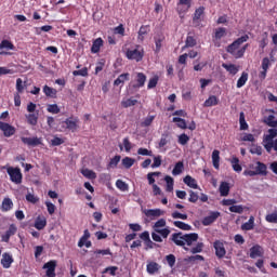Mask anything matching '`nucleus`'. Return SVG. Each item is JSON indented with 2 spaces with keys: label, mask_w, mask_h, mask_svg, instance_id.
<instances>
[{
  "label": "nucleus",
  "mask_w": 277,
  "mask_h": 277,
  "mask_svg": "<svg viewBox=\"0 0 277 277\" xmlns=\"http://www.w3.org/2000/svg\"><path fill=\"white\" fill-rule=\"evenodd\" d=\"M79 117L71 116L62 121V128L71 133H76L79 130Z\"/></svg>",
  "instance_id": "f03ea898"
},
{
  "label": "nucleus",
  "mask_w": 277,
  "mask_h": 277,
  "mask_svg": "<svg viewBox=\"0 0 277 277\" xmlns=\"http://www.w3.org/2000/svg\"><path fill=\"white\" fill-rule=\"evenodd\" d=\"M13 262V256L9 252H4L1 260L2 267L4 269H10Z\"/></svg>",
  "instance_id": "2eb2a0df"
},
{
  "label": "nucleus",
  "mask_w": 277,
  "mask_h": 277,
  "mask_svg": "<svg viewBox=\"0 0 277 277\" xmlns=\"http://www.w3.org/2000/svg\"><path fill=\"white\" fill-rule=\"evenodd\" d=\"M150 31L149 25H142L138 30L137 39L143 42L145 39V36H147Z\"/></svg>",
  "instance_id": "412c9836"
},
{
  "label": "nucleus",
  "mask_w": 277,
  "mask_h": 277,
  "mask_svg": "<svg viewBox=\"0 0 277 277\" xmlns=\"http://www.w3.org/2000/svg\"><path fill=\"white\" fill-rule=\"evenodd\" d=\"M248 80H249V74L247 71H243L237 82V88L238 89L243 88L247 84Z\"/></svg>",
  "instance_id": "e433bc0d"
},
{
  "label": "nucleus",
  "mask_w": 277,
  "mask_h": 277,
  "mask_svg": "<svg viewBox=\"0 0 277 277\" xmlns=\"http://www.w3.org/2000/svg\"><path fill=\"white\" fill-rule=\"evenodd\" d=\"M17 232V227L14 224L9 225L8 230L4 235L1 236L2 242L9 243L12 236H14Z\"/></svg>",
  "instance_id": "4468645a"
},
{
  "label": "nucleus",
  "mask_w": 277,
  "mask_h": 277,
  "mask_svg": "<svg viewBox=\"0 0 277 277\" xmlns=\"http://www.w3.org/2000/svg\"><path fill=\"white\" fill-rule=\"evenodd\" d=\"M254 228V216H249V222L241 225V229L245 232H250Z\"/></svg>",
  "instance_id": "72a5a7b5"
},
{
  "label": "nucleus",
  "mask_w": 277,
  "mask_h": 277,
  "mask_svg": "<svg viewBox=\"0 0 277 277\" xmlns=\"http://www.w3.org/2000/svg\"><path fill=\"white\" fill-rule=\"evenodd\" d=\"M196 45H197V41H196L195 37L187 36V38H186V48H194Z\"/></svg>",
  "instance_id": "774afa93"
},
{
  "label": "nucleus",
  "mask_w": 277,
  "mask_h": 277,
  "mask_svg": "<svg viewBox=\"0 0 277 277\" xmlns=\"http://www.w3.org/2000/svg\"><path fill=\"white\" fill-rule=\"evenodd\" d=\"M249 35H243L240 38H238L236 41L230 43L227 48L226 51L232 55L235 54L236 51H238L239 47L247 42L249 40Z\"/></svg>",
  "instance_id": "39448f33"
},
{
  "label": "nucleus",
  "mask_w": 277,
  "mask_h": 277,
  "mask_svg": "<svg viewBox=\"0 0 277 277\" xmlns=\"http://www.w3.org/2000/svg\"><path fill=\"white\" fill-rule=\"evenodd\" d=\"M160 175H161L160 172H150V173H148L147 174L148 185H153L154 186L155 182H156L154 176L158 177Z\"/></svg>",
  "instance_id": "13d9d810"
},
{
  "label": "nucleus",
  "mask_w": 277,
  "mask_h": 277,
  "mask_svg": "<svg viewBox=\"0 0 277 277\" xmlns=\"http://www.w3.org/2000/svg\"><path fill=\"white\" fill-rule=\"evenodd\" d=\"M43 93L45 94L47 97L56 98L57 91L53 88H50L49 85H44Z\"/></svg>",
  "instance_id": "f704fd0d"
},
{
  "label": "nucleus",
  "mask_w": 277,
  "mask_h": 277,
  "mask_svg": "<svg viewBox=\"0 0 277 277\" xmlns=\"http://www.w3.org/2000/svg\"><path fill=\"white\" fill-rule=\"evenodd\" d=\"M0 50L3 51H15V45L9 40H2L0 43Z\"/></svg>",
  "instance_id": "473e14b6"
},
{
  "label": "nucleus",
  "mask_w": 277,
  "mask_h": 277,
  "mask_svg": "<svg viewBox=\"0 0 277 277\" xmlns=\"http://www.w3.org/2000/svg\"><path fill=\"white\" fill-rule=\"evenodd\" d=\"M188 194H189L188 201H189L190 203H197L198 200H199V195H198V193H196L195 190L190 189V190H188Z\"/></svg>",
  "instance_id": "4d7b16f0"
},
{
  "label": "nucleus",
  "mask_w": 277,
  "mask_h": 277,
  "mask_svg": "<svg viewBox=\"0 0 277 277\" xmlns=\"http://www.w3.org/2000/svg\"><path fill=\"white\" fill-rule=\"evenodd\" d=\"M255 173L258 175L266 176L267 175V167L265 163L258 161L255 167Z\"/></svg>",
  "instance_id": "b1692460"
},
{
  "label": "nucleus",
  "mask_w": 277,
  "mask_h": 277,
  "mask_svg": "<svg viewBox=\"0 0 277 277\" xmlns=\"http://www.w3.org/2000/svg\"><path fill=\"white\" fill-rule=\"evenodd\" d=\"M6 172L10 176V181L15 185H21V183H23V173L21 168L9 167Z\"/></svg>",
  "instance_id": "7ed1b4c3"
},
{
  "label": "nucleus",
  "mask_w": 277,
  "mask_h": 277,
  "mask_svg": "<svg viewBox=\"0 0 277 277\" xmlns=\"http://www.w3.org/2000/svg\"><path fill=\"white\" fill-rule=\"evenodd\" d=\"M120 160H121V156H120V155H115V156L110 159V161H109V163H108V166H107V169H108V170H109V169H116V168L118 167Z\"/></svg>",
  "instance_id": "4c0bfd02"
},
{
  "label": "nucleus",
  "mask_w": 277,
  "mask_h": 277,
  "mask_svg": "<svg viewBox=\"0 0 277 277\" xmlns=\"http://www.w3.org/2000/svg\"><path fill=\"white\" fill-rule=\"evenodd\" d=\"M25 88H26V85L24 84V81L21 78H18L16 80V91H17L16 94H23Z\"/></svg>",
  "instance_id": "e2e57ef3"
},
{
  "label": "nucleus",
  "mask_w": 277,
  "mask_h": 277,
  "mask_svg": "<svg viewBox=\"0 0 277 277\" xmlns=\"http://www.w3.org/2000/svg\"><path fill=\"white\" fill-rule=\"evenodd\" d=\"M190 6L192 4L189 1H180L176 6V10L180 16H182V14H185Z\"/></svg>",
  "instance_id": "f3484780"
},
{
  "label": "nucleus",
  "mask_w": 277,
  "mask_h": 277,
  "mask_svg": "<svg viewBox=\"0 0 277 277\" xmlns=\"http://www.w3.org/2000/svg\"><path fill=\"white\" fill-rule=\"evenodd\" d=\"M52 29H53V26H51V25H45V26H42V27H36L35 28V34L37 36H40L42 32H50Z\"/></svg>",
  "instance_id": "de8ad7c7"
},
{
  "label": "nucleus",
  "mask_w": 277,
  "mask_h": 277,
  "mask_svg": "<svg viewBox=\"0 0 277 277\" xmlns=\"http://www.w3.org/2000/svg\"><path fill=\"white\" fill-rule=\"evenodd\" d=\"M220 150L215 149L212 151V162L215 170H220Z\"/></svg>",
  "instance_id": "c85d7f7f"
},
{
  "label": "nucleus",
  "mask_w": 277,
  "mask_h": 277,
  "mask_svg": "<svg viewBox=\"0 0 277 277\" xmlns=\"http://www.w3.org/2000/svg\"><path fill=\"white\" fill-rule=\"evenodd\" d=\"M136 103H137L136 100L128 98V100H126V101H122V102H121V105H122L123 108H129V107L135 106Z\"/></svg>",
  "instance_id": "69168bd1"
},
{
  "label": "nucleus",
  "mask_w": 277,
  "mask_h": 277,
  "mask_svg": "<svg viewBox=\"0 0 277 277\" xmlns=\"http://www.w3.org/2000/svg\"><path fill=\"white\" fill-rule=\"evenodd\" d=\"M263 122L271 128L277 129V119L274 115L264 117Z\"/></svg>",
  "instance_id": "a878e982"
},
{
  "label": "nucleus",
  "mask_w": 277,
  "mask_h": 277,
  "mask_svg": "<svg viewBox=\"0 0 277 277\" xmlns=\"http://www.w3.org/2000/svg\"><path fill=\"white\" fill-rule=\"evenodd\" d=\"M223 68H225L229 75H237L239 71V67L235 64H223Z\"/></svg>",
  "instance_id": "58836bf2"
},
{
  "label": "nucleus",
  "mask_w": 277,
  "mask_h": 277,
  "mask_svg": "<svg viewBox=\"0 0 277 277\" xmlns=\"http://www.w3.org/2000/svg\"><path fill=\"white\" fill-rule=\"evenodd\" d=\"M177 142L181 146H186L187 143L189 142V136L185 133H182L179 135Z\"/></svg>",
  "instance_id": "052dcab7"
},
{
  "label": "nucleus",
  "mask_w": 277,
  "mask_h": 277,
  "mask_svg": "<svg viewBox=\"0 0 277 277\" xmlns=\"http://www.w3.org/2000/svg\"><path fill=\"white\" fill-rule=\"evenodd\" d=\"M175 246L184 248L185 251H188V248L185 247V242L183 239V233H174L171 238H169Z\"/></svg>",
  "instance_id": "f8f14e48"
},
{
  "label": "nucleus",
  "mask_w": 277,
  "mask_h": 277,
  "mask_svg": "<svg viewBox=\"0 0 277 277\" xmlns=\"http://www.w3.org/2000/svg\"><path fill=\"white\" fill-rule=\"evenodd\" d=\"M229 162L234 172L240 173L241 171H243V167L239 164L240 160L238 157L233 156L232 159H229Z\"/></svg>",
  "instance_id": "a211bd4d"
},
{
  "label": "nucleus",
  "mask_w": 277,
  "mask_h": 277,
  "mask_svg": "<svg viewBox=\"0 0 277 277\" xmlns=\"http://www.w3.org/2000/svg\"><path fill=\"white\" fill-rule=\"evenodd\" d=\"M219 104H220V98L215 95H211L205 101L203 107L210 108L213 106H217Z\"/></svg>",
  "instance_id": "6ab92c4d"
},
{
  "label": "nucleus",
  "mask_w": 277,
  "mask_h": 277,
  "mask_svg": "<svg viewBox=\"0 0 277 277\" xmlns=\"http://www.w3.org/2000/svg\"><path fill=\"white\" fill-rule=\"evenodd\" d=\"M184 183H185V185H187L188 187H190L193 189L199 188L196 179H194L193 176L187 175L186 177H184Z\"/></svg>",
  "instance_id": "7c9ffc66"
},
{
  "label": "nucleus",
  "mask_w": 277,
  "mask_h": 277,
  "mask_svg": "<svg viewBox=\"0 0 277 277\" xmlns=\"http://www.w3.org/2000/svg\"><path fill=\"white\" fill-rule=\"evenodd\" d=\"M249 153H251L252 155L262 156L263 155V148L260 145L252 144L251 149H249Z\"/></svg>",
  "instance_id": "49530a36"
},
{
  "label": "nucleus",
  "mask_w": 277,
  "mask_h": 277,
  "mask_svg": "<svg viewBox=\"0 0 277 277\" xmlns=\"http://www.w3.org/2000/svg\"><path fill=\"white\" fill-rule=\"evenodd\" d=\"M156 119V115H148L142 122H141V126L142 127H149L150 124H153V122L155 121Z\"/></svg>",
  "instance_id": "8fccbe9b"
},
{
  "label": "nucleus",
  "mask_w": 277,
  "mask_h": 277,
  "mask_svg": "<svg viewBox=\"0 0 277 277\" xmlns=\"http://www.w3.org/2000/svg\"><path fill=\"white\" fill-rule=\"evenodd\" d=\"M229 211L233 213L241 214L245 212V208L241 205H234L229 207Z\"/></svg>",
  "instance_id": "680f3d73"
},
{
  "label": "nucleus",
  "mask_w": 277,
  "mask_h": 277,
  "mask_svg": "<svg viewBox=\"0 0 277 277\" xmlns=\"http://www.w3.org/2000/svg\"><path fill=\"white\" fill-rule=\"evenodd\" d=\"M135 162V159L134 158H131V157H124L122 159V166L124 167V169L129 170L133 167Z\"/></svg>",
  "instance_id": "a18cd8bd"
},
{
  "label": "nucleus",
  "mask_w": 277,
  "mask_h": 277,
  "mask_svg": "<svg viewBox=\"0 0 277 277\" xmlns=\"http://www.w3.org/2000/svg\"><path fill=\"white\" fill-rule=\"evenodd\" d=\"M173 225L181 229V230H184V232H192L193 230V226L192 225H188L182 221H174L173 222Z\"/></svg>",
  "instance_id": "bb28decb"
},
{
  "label": "nucleus",
  "mask_w": 277,
  "mask_h": 277,
  "mask_svg": "<svg viewBox=\"0 0 277 277\" xmlns=\"http://www.w3.org/2000/svg\"><path fill=\"white\" fill-rule=\"evenodd\" d=\"M0 130L3 132V135L5 137L15 135V128L12 127L10 123L0 121Z\"/></svg>",
  "instance_id": "ddd939ff"
},
{
  "label": "nucleus",
  "mask_w": 277,
  "mask_h": 277,
  "mask_svg": "<svg viewBox=\"0 0 277 277\" xmlns=\"http://www.w3.org/2000/svg\"><path fill=\"white\" fill-rule=\"evenodd\" d=\"M143 213L146 215V217L150 220H156L162 215H166V211H162L160 209H147L143 211Z\"/></svg>",
  "instance_id": "9b49d317"
},
{
  "label": "nucleus",
  "mask_w": 277,
  "mask_h": 277,
  "mask_svg": "<svg viewBox=\"0 0 277 277\" xmlns=\"http://www.w3.org/2000/svg\"><path fill=\"white\" fill-rule=\"evenodd\" d=\"M48 221L45 217H37L35 222V228L37 230H42L44 227H47Z\"/></svg>",
  "instance_id": "2f4dec72"
},
{
  "label": "nucleus",
  "mask_w": 277,
  "mask_h": 277,
  "mask_svg": "<svg viewBox=\"0 0 277 277\" xmlns=\"http://www.w3.org/2000/svg\"><path fill=\"white\" fill-rule=\"evenodd\" d=\"M183 171H184V162H183V161H179V162H176V164L174 166L173 171H172V174H173L174 176H176V175L182 174Z\"/></svg>",
  "instance_id": "ea45409f"
},
{
  "label": "nucleus",
  "mask_w": 277,
  "mask_h": 277,
  "mask_svg": "<svg viewBox=\"0 0 277 277\" xmlns=\"http://www.w3.org/2000/svg\"><path fill=\"white\" fill-rule=\"evenodd\" d=\"M14 207V202L12 201L11 198L6 197L3 199L2 205H1V211L2 212H9L12 210Z\"/></svg>",
  "instance_id": "aec40b11"
},
{
  "label": "nucleus",
  "mask_w": 277,
  "mask_h": 277,
  "mask_svg": "<svg viewBox=\"0 0 277 277\" xmlns=\"http://www.w3.org/2000/svg\"><path fill=\"white\" fill-rule=\"evenodd\" d=\"M56 266H57V262L55 260L44 263L42 269H47L45 276L47 277H55L56 276V273H55Z\"/></svg>",
  "instance_id": "6e6552de"
},
{
  "label": "nucleus",
  "mask_w": 277,
  "mask_h": 277,
  "mask_svg": "<svg viewBox=\"0 0 277 277\" xmlns=\"http://www.w3.org/2000/svg\"><path fill=\"white\" fill-rule=\"evenodd\" d=\"M226 36V29L223 28V27H220L217 29H215V32H214V38L216 40H221L222 38H224Z\"/></svg>",
  "instance_id": "5fc2aeb1"
},
{
  "label": "nucleus",
  "mask_w": 277,
  "mask_h": 277,
  "mask_svg": "<svg viewBox=\"0 0 277 277\" xmlns=\"http://www.w3.org/2000/svg\"><path fill=\"white\" fill-rule=\"evenodd\" d=\"M221 217V212L214 211L210 212V215H207L202 219L201 223L203 226H210Z\"/></svg>",
  "instance_id": "9d476101"
},
{
  "label": "nucleus",
  "mask_w": 277,
  "mask_h": 277,
  "mask_svg": "<svg viewBox=\"0 0 277 277\" xmlns=\"http://www.w3.org/2000/svg\"><path fill=\"white\" fill-rule=\"evenodd\" d=\"M115 185L123 193L129 190V185L124 183L122 180H117Z\"/></svg>",
  "instance_id": "6e6d98bb"
},
{
  "label": "nucleus",
  "mask_w": 277,
  "mask_h": 277,
  "mask_svg": "<svg viewBox=\"0 0 277 277\" xmlns=\"http://www.w3.org/2000/svg\"><path fill=\"white\" fill-rule=\"evenodd\" d=\"M249 256H251V259L262 256V247L260 245L253 246L251 249H249Z\"/></svg>",
  "instance_id": "5701e85b"
},
{
  "label": "nucleus",
  "mask_w": 277,
  "mask_h": 277,
  "mask_svg": "<svg viewBox=\"0 0 277 277\" xmlns=\"http://www.w3.org/2000/svg\"><path fill=\"white\" fill-rule=\"evenodd\" d=\"M213 248L215 250V256L217 259H223L226 255V249L223 241L215 240L213 243Z\"/></svg>",
  "instance_id": "1a4fd4ad"
},
{
  "label": "nucleus",
  "mask_w": 277,
  "mask_h": 277,
  "mask_svg": "<svg viewBox=\"0 0 277 277\" xmlns=\"http://www.w3.org/2000/svg\"><path fill=\"white\" fill-rule=\"evenodd\" d=\"M249 48V43H246L241 49H239L238 51L234 52V54H232L234 56V58L238 60L245 56L247 49Z\"/></svg>",
  "instance_id": "a19ab883"
},
{
  "label": "nucleus",
  "mask_w": 277,
  "mask_h": 277,
  "mask_svg": "<svg viewBox=\"0 0 277 277\" xmlns=\"http://www.w3.org/2000/svg\"><path fill=\"white\" fill-rule=\"evenodd\" d=\"M27 118V122L30 126H37L38 124V114H29L28 116H26Z\"/></svg>",
  "instance_id": "864d4df0"
},
{
  "label": "nucleus",
  "mask_w": 277,
  "mask_h": 277,
  "mask_svg": "<svg viewBox=\"0 0 277 277\" xmlns=\"http://www.w3.org/2000/svg\"><path fill=\"white\" fill-rule=\"evenodd\" d=\"M220 196L226 197L230 194V185L227 182H221L219 187Z\"/></svg>",
  "instance_id": "4be33fe9"
},
{
  "label": "nucleus",
  "mask_w": 277,
  "mask_h": 277,
  "mask_svg": "<svg viewBox=\"0 0 277 277\" xmlns=\"http://www.w3.org/2000/svg\"><path fill=\"white\" fill-rule=\"evenodd\" d=\"M126 56L130 61H135V62H142L144 57V51L143 50H128L126 53Z\"/></svg>",
  "instance_id": "423d86ee"
},
{
  "label": "nucleus",
  "mask_w": 277,
  "mask_h": 277,
  "mask_svg": "<svg viewBox=\"0 0 277 277\" xmlns=\"http://www.w3.org/2000/svg\"><path fill=\"white\" fill-rule=\"evenodd\" d=\"M21 141L24 145H27L28 147H38V146H42V138L41 137H21Z\"/></svg>",
  "instance_id": "0eeeda50"
},
{
  "label": "nucleus",
  "mask_w": 277,
  "mask_h": 277,
  "mask_svg": "<svg viewBox=\"0 0 277 277\" xmlns=\"http://www.w3.org/2000/svg\"><path fill=\"white\" fill-rule=\"evenodd\" d=\"M173 122H176L177 128H180L182 130L187 129V124H186L185 119H183L181 117H173Z\"/></svg>",
  "instance_id": "09e8293b"
},
{
  "label": "nucleus",
  "mask_w": 277,
  "mask_h": 277,
  "mask_svg": "<svg viewBox=\"0 0 277 277\" xmlns=\"http://www.w3.org/2000/svg\"><path fill=\"white\" fill-rule=\"evenodd\" d=\"M160 268L161 266L157 262H149L147 264V273L149 275H155Z\"/></svg>",
  "instance_id": "cd10ccee"
},
{
  "label": "nucleus",
  "mask_w": 277,
  "mask_h": 277,
  "mask_svg": "<svg viewBox=\"0 0 277 277\" xmlns=\"http://www.w3.org/2000/svg\"><path fill=\"white\" fill-rule=\"evenodd\" d=\"M103 45H104V40L102 38L95 39L93 41L91 52L94 53V54L98 53Z\"/></svg>",
  "instance_id": "393cba45"
},
{
  "label": "nucleus",
  "mask_w": 277,
  "mask_h": 277,
  "mask_svg": "<svg viewBox=\"0 0 277 277\" xmlns=\"http://www.w3.org/2000/svg\"><path fill=\"white\" fill-rule=\"evenodd\" d=\"M82 175L88 179V180H95L96 179V173L93 170L90 169H83L81 171Z\"/></svg>",
  "instance_id": "c03bdc74"
},
{
  "label": "nucleus",
  "mask_w": 277,
  "mask_h": 277,
  "mask_svg": "<svg viewBox=\"0 0 277 277\" xmlns=\"http://www.w3.org/2000/svg\"><path fill=\"white\" fill-rule=\"evenodd\" d=\"M155 233H158L159 236H161L163 239H168L169 235L171 234V230L169 227L155 228Z\"/></svg>",
  "instance_id": "37998d69"
},
{
  "label": "nucleus",
  "mask_w": 277,
  "mask_h": 277,
  "mask_svg": "<svg viewBox=\"0 0 277 277\" xmlns=\"http://www.w3.org/2000/svg\"><path fill=\"white\" fill-rule=\"evenodd\" d=\"M47 111L56 115L61 113V108L57 104H48Z\"/></svg>",
  "instance_id": "603ef678"
},
{
  "label": "nucleus",
  "mask_w": 277,
  "mask_h": 277,
  "mask_svg": "<svg viewBox=\"0 0 277 277\" xmlns=\"http://www.w3.org/2000/svg\"><path fill=\"white\" fill-rule=\"evenodd\" d=\"M74 76H82V77H88L89 76V69L88 67H83L79 70H74L72 71Z\"/></svg>",
  "instance_id": "338daca9"
},
{
  "label": "nucleus",
  "mask_w": 277,
  "mask_h": 277,
  "mask_svg": "<svg viewBox=\"0 0 277 277\" xmlns=\"http://www.w3.org/2000/svg\"><path fill=\"white\" fill-rule=\"evenodd\" d=\"M198 239H199V236L196 233H190V234L183 235V238H182V240H184V242L187 246H193V243L197 242Z\"/></svg>",
  "instance_id": "dca6fc26"
},
{
  "label": "nucleus",
  "mask_w": 277,
  "mask_h": 277,
  "mask_svg": "<svg viewBox=\"0 0 277 277\" xmlns=\"http://www.w3.org/2000/svg\"><path fill=\"white\" fill-rule=\"evenodd\" d=\"M239 122H240V130L241 131H246V130L249 129V124L246 121L245 113H240Z\"/></svg>",
  "instance_id": "3c124183"
},
{
  "label": "nucleus",
  "mask_w": 277,
  "mask_h": 277,
  "mask_svg": "<svg viewBox=\"0 0 277 277\" xmlns=\"http://www.w3.org/2000/svg\"><path fill=\"white\" fill-rule=\"evenodd\" d=\"M277 128H269L267 134L262 137V145L268 154L274 150L277 155ZM276 138V140H275Z\"/></svg>",
  "instance_id": "f257e3e1"
},
{
  "label": "nucleus",
  "mask_w": 277,
  "mask_h": 277,
  "mask_svg": "<svg viewBox=\"0 0 277 277\" xmlns=\"http://www.w3.org/2000/svg\"><path fill=\"white\" fill-rule=\"evenodd\" d=\"M205 11H206V8H205V6H199L197 10H195L194 17H193V22H194V23L199 22L200 18H201V16L205 15Z\"/></svg>",
  "instance_id": "c9c22d12"
},
{
  "label": "nucleus",
  "mask_w": 277,
  "mask_h": 277,
  "mask_svg": "<svg viewBox=\"0 0 277 277\" xmlns=\"http://www.w3.org/2000/svg\"><path fill=\"white\" fill-rule=\"evenodd\" d=\"M130 74L126 72V74H121L119 77H117L116 80H114V87H119L120 84H123L124 81H129L130 80Z\"/></svg>",
  "instance_id": "c756f323"
},
{
  "label": "nucleus",
  "mask_w": 277,
  "mask_h": 277,
  "mask_svg": "<svg viewBox=\"0 0 277 277\" xmlns=\"http://www.w3.org/2000/svg\"><path fill=\"white\" fill-rule=\"evenodd\" d=\"M164 182L167 183L166 192H167V193H172V192H173V186H174L173 177L167 175V176L164 177Z\"/></svg>",
  "instance_id": "79ce46f5"
},
{
  "label": "nucleus",
  "mask_w": 277,
  "mask_h": 277,
  "mask_svg": "<svg viewBox=\"0 0 277 277\" xmlns=\"http://www.w3.org/2000/svg\"><path fill=\"white\" fill-rule=\"evenodd\" d=\"M203 249H205V243L198 242L197 246L190 249V253L198 254V253H201Z\"/></svg>",
  "instance_id": "0e129e2a"
},
{
  "label": "nucleus",
  "mask_w": 277,
  "mask_h": 277,
  "mask_svg": "<svg viewBox=\"0 0 277 277\" xmlns=\"http://www.w3.org/2000/svg\"><path fill=\"white\" fill-rule=\"evenodd\" d=\"M266 222L277 224V211L271 212V214H266Z\"/></svg>",
  "instance_id": "bf43d9fd"
},
{
  "label": "nucleus",
  "mask_w": 277,
  "mask_h": 277,
  "mask_svg": "<svg viewBox=\"0 0 277 277\" xmlns=\"http://www.w3.org/2000/svg\"><path fill=\"white\" fill-rule=\"evenodd\" d=\"M147 80V77L144 72H136L135 79L130 81L129 88L133 90H140L141 88L145 87V82Z\"/></svg>",
  "instance_id": "20e7f679"
}]
</instances>
